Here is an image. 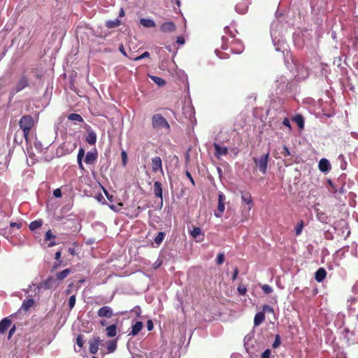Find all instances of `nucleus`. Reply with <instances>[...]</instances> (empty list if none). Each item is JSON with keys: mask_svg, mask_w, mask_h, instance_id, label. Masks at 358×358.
Wrapping results in <instances>:
<instances>
[{"mask_svg": "<svg viewBox=\"0 0 358 358\" xmlns=\"http://www.w3.org/2000/svg\"><path fill=\"white\" fill-rule=\"evenodd\" d=\"M265 320V314L263 312H258L256 313L254 318V325L257 327L260 325Z\"/></svg>", "mask_w": 358, "mask_h": 358, "instance_id": "obj_24", "label": "nucleus"}, {"mask_svg": "<svg viewBox=\"0 0 358 358\" xmlns=\"http://www.w3.org/2000/svg\"><path fill=\"white\" fill-rule=\"evenodd\" d=\"M294 120L297 124L298 127L301 129H303L304 127V120L303 117L301 115H296Z\"/></svg>", "mask_w": 358, "mask_h": 358, "instance_id": "obj_33", "label": "nucleus"}, {"mask_svg": "<svg viewBox=\"0 0 358 358\" xmlns=\"http://www.w3.org/2000/svg\"><path fill=\"white\" fill-rule=\"evenodd\" d=\"M62 191H61V189H59V188L55 189L53 192V195L56 198H60L62 196Z\"/></svg>", "mask_w": 358, "mask_h": 358, "instance_id": "obj_54", "label": "nucleus"}, {"mask_svg": "<svg viewBox=\"0 0 358 358\" xmlns=\"http://www.w3.org/2000/svg\"><path fill=\"white\" fill-rule=\"evenodd\" d=\"M224 262V255L223 253H219L217 257V264L221 265Z\"/></svg>", "mask_w": 358, "mask_h": 358, "instance_id": "obj_45", "label": "nucleus"}, {"mask_svg": "<svg viewBox=\"0 0 358 358\" xmlns=\"http://www.w3.org/2000/svg\"><path fill=\"white\" fill-rule=\"evenodd\" d=\"M326 276H327V271L322 267L318 268L315 273V280L318 282H322L324 280Z\"/></svg>", "mask_w": 358, "mask_h": 358, "instance_id": "obj_17", "label": "nucleus"}, {"mask_svg": "<svg viewBox=\"0 0 358 358\" xmlns=\"http://www.w3.org/2000/svg\"><path fill=\"white\" fill-rule=\"evenodd\" d=\"M159 29L163 33H171L176 31V26L173 22H166L161 24Z\"/></svg>", "mask_w": 358, "mask_h": 358, "instance_id": "obj_10", "label": "nucleus"}, {"mask_svg": "<svg viewBox=\"0 0 358 358\" xmlns=\"http://www.w3.org/2000/svg\"><path fill=\"white\" fill-rule=\"evenodd\" d=\"M121 24V21L118 19H115L113 20H108L106 22V27L108 29L117 27Z\"/></svg>", "mask_w": 358, "mask_h": 358, "instance_id": "obj_27", "label": "nucleus"}, {"mask_svg": "<svg viewBox=\"0 0 358 358\" xmlns=\"http://www.w3.org/2000/svg\"><path fill=\"white\" fill-rule=\"evenodd\" d=\"M152 125L156 129L164 128L167 131L170 130V125L168 121L161 114H155L152 116Z\"/></svg>", "mask_w": 358, "mask_h": 358, "instance_id": "obj_4", "label": "nucleus"}, {"mask_svg": "<svg viewBox=\"0 0 358 358\" xmlns=\"http://www.w3.org/2000/svg\"><path fill=\"white\" fill-rule=\"evenodd\" d=\"M149 56H150V53L148 52H144L143 54H141L140 56L136 57L134 59L136 61H138L143 58L149 57Z\"/></svg>", "mask_w": 358, "mask_h": 358, "instance_id": "obj_51", "label": "nucleus"}, {"mask_svg": "<svg viewBox=\"0 0 358 358\" xmlns=\"http://www.w3.org/2000/svg\"><path fill=\"white\" fill-rule=\"evenodd\" d=\"M69 222L72 224V226L71 227V233H78L81 228L80 222L76 219L69 220Z\"/></svg>", "mask_w": 358, "mask_h": 358, "instance_id": "obj_25", "label": "nucleus"}, {"mask_svg": "<svg viewBox=\"0 0 358 358\" xmlns=\"http://www.w3.org/2000/svg\"><path fill=\"white\" fill-rule=\"evenodd\" d=\"M61 263H62L61 261H57L55 263H54V264L52 265V271L59 268L61 266Z\"/></svg>", "mask_w": 358, "mask_h": 358, "instance_id": "obj_57", "label": "nucleus"}, {"mask_svg": "<svg viewBox=\"0 0 358 358\" xmlns=\"http://www.w3.org/2000/svg\"><path fill=\"white\" fill-rule=\"evenodd\" d=\"M117 348V342L115 341H110L108 343L107 350L108 353L113 352Z\"/></svg>", "mask_w": 358, "mask_h": 358, "instance_id": "obj_36", "label": "nucleus"}, {"mask_svg": "<svg viewBox=\"0 0 358 358\" xmlns=\"http://www.w3.org/2000/svg\"><path fill=\"white\" fill-rule=\"evenodd\" d=\"M55 134L56 138H61L63 140H65L67 134V121L66 120V115H62L58 117L55 126Z\"/></svg>", "mask_w": 358, "mask_h": 358, "instance_id": "obj_1", "label": "nucleus"}, {"mask_svg": "<svg viewBox=\"0 0 358 358\" xmlns=\"http://www.w3.org/2000/svg\"><path fill=\"white\" fill-rule=\"evenodd\" d=\"M61 255H62V252L61 251H57L56 253H55V259L57 261H60V257H61Z\"/></svg>", "mask_w": 358, "mask_h": 358, "instance_id": "obj_64", "label": "nucleus"}, {"mask_svg": "<svg viewBox=\"0 0 358 358\" xmlns=\"http://www.w3.org/2000/svg\"><path fill=\"white\" fill-rule=\"evenodd\" d=\"M177 43L179 44H184L185 43V38L182 36L178 37L177 38Z\"/></svg>", "mask_w": 358, "mask_h": 358, "instance_id": "obj_63", "label": "nucleus"}, {"mask_svg": "<svg viewBox=\"0 0 358 358\" xmlns=\"http://www.w3.org/2000/svg\"><path fill=\"white\" fill-rule=\"evenodd\" d=\"M152 171L154 173L160 171L163 173L162 162L159 157H155L152 159Z\"/></svg>", "mask_w": 358, "mask_h": 358, "instance_id": "obj_9", "label": "nucleus"}, {"mask_svg": "<svg viewBox=\"0 0 358 358\" xmlns=\"http://www.w3.org/2000/svg\"><path fill=\"white\" fill-rule=\"evenodd\" d=\"M16 328L15 326L13 325L9 330L8 335V339H10L13 336V334L15 332Z\"/></svg>", "mask_w": 358, "mask_h": 358, "instance_id": "obj_55", "label": "nucleus"}, {"mask_svg": "<svg viewBox=\"0 0 358 358\" xmlns=\"http://www.w3.org/2000/svg\"><path fill=\"white\" fill-rule=\"evenodd\" d=\"M10 226L11 227H17V229H20L22 227L21 223H17V222H10Z\"/></svg>", "mask_w": 358, "mask_h": 358, "instance_id": "obj_61", "label": "nucleus"}, {"mask_svg": "<svg viewBox=\"0 0 358 358\" xmlns=\"http://www.w3.org/2000/svg\"><path fill=\"white\" fill-rule=\"evenodd\" d=\"M35 303V301L33 299L29 298L27 299H25L23 301L22 304L21 306V308H20V310H28L31 307H32Z\"/></svg>", "mask_w": 358, "mask_h": 358, "instance_id": "obj_20", "label": "nucleus"}, {"mask_svg": "<svg viewBox=\"0 0 358 358\" xmlns=\"http://www.w3.org/2000/svg\"><path fill=\"white\" fill-rule=\"evenodd\" d=\"M67 276V268L63 270L62 271L57 273L56 275V278H55L57 280V283H59L60 281L64 280Z\"/></svg>", "mask_w": 358, "mask_h": 358, "instance_id": "obj_32", "label": "nucleus"}, {"mask_svg": "<svg viewBox=\"0 0 358 358\" xmlns=\"http://www.w3.org/2000/svg\"><path fill=\"white\" fill-rule=\"evenodd\" d=\"M269 152L263 155L259 159L253 158L255 164L258 166L259 171L265 174L267 170V164L268 161Z\"/></svg>", "mask_w": 358, "mask_h": 358, "instance_id": "obj_5", "label": "nucleus"}, {"mask_svg": "<svg viewBox=\"0 0 358 358\" xmlns=\"http://www.w3.org/2000/svg\"><path fill=\"white\" fill-rule=\"evenodd\" d=\"M271 353V350L266 349L262 354L261 358H270Z\"/></svg>", "mask_w": 358, "mask_h": 358, "instance_id": "obj_52", "label": "nucleus"}, {"mask_svg": "<svg viewBox=\"0 0 358 358\" xmlns=\"http://www.w3.org/2000/svg\"><path fill=\"white\" fill-rule=\"evenodd\" d=\"M121 158L123 166H125L127 162V152L124 150H122L121 152Z\"/></svg>", "mask_w": 358, "mask_h": 358, "instance_id": "obj_49", "label": "nucleus"}, {"mask_svg": "<svg viewBox=\"0 0 358 358\" xmlns=\"http://www.w3.org/2000/svg\"><path fill=\"white\" fill-rule=\"evenodd\" d=\"M11 320L5 317L0 321V334H4L11 325Z\"/></svg>", "mask_w": 358, "mask_h": 358, "instance_id": "obj_12", "label": "nucleus"}, {"mask_svg": "<svg viewBox=\"0 0 358 358\" xmlns=\"http://www.w3.org/2000/svg\"><path fill=\"white\" fill-rule=\"evenodd\" d=\"M318 167H319V169L322 172L325 173V172H328L329 171H330L331 164L327 159L324 158V159H320V161L319 162Z\"/></svg>", "mask_w": 358, "mask_h": 358, "instance_id": "obj_18", "label": "nucleus"}, {"mask_svg": "<svg viewBox=\"0 0 358 358\" xmlns=\"http://www.w3.org/2000/svg\"><path fill=\"white\" fill-rule=\"evenodd\" d=\"M154 194L162 201V187L161 182L156 181L154 183Z\"/></svg>", "mask_w": 358, "mask_h": 358, "instance_id": "obj_23", "label": "nucleus"}, {"mask_svg": "<svg viewBox=\"0 0 358 358\" xmlns=\"http://www.w3.org/2000/svg\"><path fill=\"white\" fill-rule=\"evenodd\" d=\"M187 177L189 179L191 183L194 186L195 185V182H194V180L191 175V173L189 172V171H186L185 173Z\"/></svg>", "mask_w": 358, "mask_h": 358, "instance_id": "obj_60", "label": "nucleus"}, {"mask_svg": "<svg viewBox=\"0 0 358 358\" xmlns=\"http://www.w3.org/2000/svg\"><path fill=\"white\" fill-rule=\"evenodd\" d=\"M151 79L155 82V83L160 87H162L166 84V81L162 78L157 76H151Z\"/></svg>", "mask_w": 358, "mask_h": 358, "instance_id": "obj_37", "label": "nucleus"}, {"mask_svg": "<svg viewBox=\"0 0 358 358\" xmlns=\"http://www.w3.org/2000/svg\"><path fill=\"white\" fill-rule=\"evenodd\" d=\"M36 286V289H38V291H40L41 289L43 288V282L39 283V284H34L32 283L30 285L27 289H25V294H29V290H32V287Z\"/></svg>", "mask_w": 358, "mask_h": 358, "instance_id": "obj_38", "label": "nucleus"}, {"mask_svg": "<svg viewBox=\"0 0 358 358\" xmlns=\"http://www.w3.org/2000/svg\"><path fill=\"white\" fill-rule=\"evenodd\" d=\"M190 234L194 238H196L200 235H203V234H202L201 229L200 227H194L192 230L190 231Z\"/></svg>", "mask_w": 358, "mask_h": 358, "instance_id": "obj_31", "label": "nucleus"}, {"mask_svg": "<svg viewBox=\"0 0 358 358\" xmlns=\"http://www.w3.org/2000/svg\"><path fill=\"white\" fill-rule=\"evenodd\" d=\"M139 22L141 25L146 28H154L156 27L155 21L152 19L141 18Z\"/></svg>", "mask_w": 358, "mask_h": 358, "instance_id": "obj_21", "label": "nucleus"}, {"mask_svg": "<svg viewBox=\"0 0 358 358\" xmlns=\"http://www.w3.org/2000/svg\"><path fill=\"white\" fill-rule=\"evenodd\" d=\"M303 228V222L302 220H300L297 224L296 225L295 227V231H296V236H299L301 234V231H302V229Z\"/></svg>", "mask_w": 358, "mask_h": 358, "instance_id": "obj_39", "label": "nucleus"}, {"mask_svg": "<svg viewBox=\"0 0 358 358\" xmlns=\"http://www.w3.org/2000/svg\"><path fill=\"white\" fill-rule=\"evenodd\" d=\"M225 196L222 192H220L218 194V205H217V212H215V216L217 217H221L222 213L225 210L224 206Z\"/></svg>", "mask_w": 358, "mask_h": 358, "instance_id": "obj_6", "label": "nucleus"}, {"mask_svg": "<svg viewBox=\"0 0 358 358\" xmlns=\"http://www.w3.org/2000/svg\"><path fill=\"white\" fill-rule=\"evenodd\" d=\"M80 250V246L79 245H76V248L71 249V248H69V252L71 255H75L78 253V250Z\"/></svg>", "mask_w": 358, "mask_h": 358, "instance_id": "obj_53", "label": "nucleus"}, {"mask_svg": "<svg viewBox=\"0 0 358 358\" xmlns=\"http://www.w3.org/2000/svg\"><path fill=\"white\" fill-rule=\"evenodd\" d=\"M67 151V148L65 145V142H64L57 150V155L59 157L63 156L66 155Z\"/></svg>", "mask_w": 358, "mask_h": 358, "instance_id": "obj_34", "label": "nucleus"}, {"mask_svg": "<svg viewBox=\"0 0 358 358\" xmlns=\"http://www.w3.org/2000/svg\"><path fill=\"white\" fill-rule=\"evenodd\" d=\"M164 237H165V233L162 232V231H159L157 234V236L154 239L155 243L157 245H160L162 243V241H164Z\"/></svg>", "mask_w": 358, "mask_h": 358, "instance_id": "obj_35", "label": "nucleus"}, {"mask_svg": "<svg viewBox=\"0 0 358 358\" xmlns=\"http://www.w3.org/2000/svg\"><path fill=\"white\" fill-rule=\"evenodd\" d=\"M43 221L41 220H34L29 224V228L31 231H34L41 227Z\"/></svg>", "mask_w": 358, "mask_h": 358, "instance_id": "obj_29", "label": "nucleus"}, {"mask_svg": "<svg viewBox=\"0 0 358 358\" xmlns=\"http://www.w3.org/2000/svg\"><path fill=\"white\" fill-rule=\"evenodd\" d=\"M242 201L248 205H250L249 209L250 210L252 206V198L250 193L243 194L241 196Z\"/></svg>", "mask_w": 358, "mask_h": 358, "instance_id": "obj_28", "label": "nucleus"}, {"mask_svg": "<svg viewBox=\"0 0 358 358\" xmlns=\"http://www.w3.org/2000/svg\"><path fill=\"white\" fill-rule=\"evenodd\" d=\"M282 154L285 157H287V156L290 155V152L287 146H285V145L283 146V151L282 152Z\"/></svg>", "mask_w": 358, "mask_h": 358, "instance_id": "obj_56", "label": "nucleus"}, {"mask_svg": "<svg viewBox=\"0 0 358 358\" xmlns=\"http://www.w3.org/2000/svg\"><path fill=\"white\" fill-rule=\"evenodd\" d=\"M214 148L215 150V155L217 157L226 155L228 153V148L224 146H221L220 144L215 143Z\"/></svg>", "mask_w": 358, "mask_h": 358, "instance_id": "obj_14", "label": "nucleus"}, {"mask_svg": "<svg viewBox=\"0 0 358 358\" xmlns=\"http://www.w3.org/2000/svg\"><path fill=\"white\" fill-rule=\"evenodd\" d=\"M69 120L73 122L75 124H79V129L81 128V124L84 123V120L80 115L76 113H71L69 115Z\"/></svg>", "mask_w": 358, "mask_h": 358, "instance_id": "obj_16", "label": "nucleus"}, {"mask_svg": "<svg viewBox=\"0 0 358 358\" xmlns=\"http://www.w3.org/2000/svg\"><path fill=\"white\" fill-rule=\"evenodd\" d=\"M87 142L90 145H94L96 141V136L94 132L90 131L88 133L87 138Z\"/></svg>", "mask_w": 358, "mask_h": 358, "instance_id": "obj_30", "label": "nucleus"}, {"mask_svg": "<svg viewBox=\"0 0 358 358\" xmlns=\"http://www.w3.org/2000/svg\"><path fill=\"white\" fill-rule=\"evenodd\" d=\"M97 159L96 152H88L85 158V162L88 164H92Z\"/></svg>", "mask_w": 358, "mask_h": 358, "instance_id": "obj_22", "label": "nucleus"}, {"mask_svg": "<svg viewBox=\"0 0 358 358\" xmlns=\"http://www.w3.org/2000/svg\"><path fill=\"white\" fill-rule=\"evenodd\" d=\"M55 236L52 234V231L51 230H48L46 233H45V241H50L52 238H55Z\"/></svg>", "mask_w": 358, "mask_h": 358, "instance_id": "obj_47", "label": "nucleus"}, {"mask_svg": "<svg viewBox=\"0 0 358 358\" xmlns=\"http://www.w3.org/2000/svg\"><path fill=\"white\" fill-rule=\"evenodd\" d=\"M76 343L77 345L80 347V348H82L83 346V344H84V341H83V336L81 335H78L76 338Z\"/></svg>", "mask_w": 358, "mask_h": 358, "instance_id": "obj_48", "label": "nucleus"}, {"mask_svg": "<svg viewBox=\"0 0 358 358\" xmlns=\"http://www.w3.org/2000/svg\"><path fill=\"white\" fill-rule=\"evenodd\" d=\"M89 350L92 354H96L99 350V338H92L89 341Z\"/></svg>", "mask_w": 358, "mask_h": 358, "instance_id": "obj_13", "label": "nucleus"}, {"mask_svg": "<svg viewBox=\"0 0 358 358\" xmlns=\"http://www.w3.org/2000/svg\"><path fill=\"white\" fill-rule=\"evenodd\" d=\"M34 145L38 152H42V150H43V144L41 141H38L37 139H36V141H34Z\"/></svg>", "mask_w": 358, "mask_h": 358, "instance_id": "obj_41", "label": "nucleus"}, {"mask_svg": "<svg viewBox=\"0 0 358 358\" xmlns=\"http://www.w3.org/2000/svg\"><path fill=\"white\" fill-rule=\"evenodd\" d=\"M29 85V80L26 75H22L18 81L16 83L15 85L10 89L9 94V99L11 101L13 96L18 92H21Z\"/></svg>", "mask_w": 358, "mask_h": 358, "instance_id": "obj_3", "label": "nucleus"}, {"mask_svg": "<svg viewBox=\"0 0 358 358\" xmlns=\"http://www.w3.org/2000/svg\"><path fill=\"white\" fill-rule=\"evenodd\" d=\"M97 315L100 317L110 318L113 315V310L110 306H103L97 311Z\"/></svg>", "mask_w": 358, "mask_h": 358, "instance_id": "obj_8", "label": "nucleus"}, {"mask_svg": "<svg viewBox=\"0 0 358 358\" xmlns=\"http://www.w3.org/2000/svg\"><path fill=\"white\" fill-rule=\"evenodd\" d=\"M106 331L108 337H114L117 334V325L111 324L106 327Z\"/></svg>", "mask_w": 358, "mask_h": 358, "instance_id": "obj_26", "label": "nucleus"}, {"mask_svg": "<svg viewBox=\"0 0 358 358\" xmlns=\"http://www.w3.org/2000/svg\"><path fill=\"white\" fill-rule=\"evenodd\" d=\"M75 303H76V296L75 295H72L69 299V308L71 309L73 308V306H75Z\"/></svg>", "mask_w": 358, "mask_h": 358, "instance_id": "obj_46", "label": "nucleus"}, {"mask_svg": "<svg viewBox=\"0 0 358 358\" xmlns=\"http://www.w3.org/2000/svg\"><path fill=\"white\" fill-rule=\"evenodd\" d=\"M147 328H148V331H151V330L153 329L154 325H153V323H152V320H148V322H147Z\"/></svg>", "mask_w": 358, "mask_h": 358, "instance_id": "obj_59", "label": "nucleus"}, {"mask_svg": "<svg viewBox=\"0 0 358 358\" xmlns=\"http://www.w3.org/2000/svg\"><path fill=\"white\" fill-rule=\"evenodd\" d=\"M280 337L279 335H276L275 339L272 346L273 348H276L280 345Z\"/></svg>", "mask_w": 358, "mask_h": 358, "instance_id": "obj_50", "label": "nucleus"}, {"mask_svg": "<svg viewBox=\"0 0 358 358\" xmlns=\"http://www.w3.org/2000/svg\"><path fill=\"white\" fill-rule=\"evenodd\" d=\"M282 124H283L285 126H286V127H289V128H291V124H290V122H289V119H287V118H285V119L283 120Z\"/></svg>", "mask_w": 358, "mask_h": 358, "instance_id": "obj_62", "label": "nucleus"}, {"mask_svg": "<svg viewBox=\"0 0 358 358\" xmlns=\"http://www.w3.org/2000/svg\"><path fill=\"white\" fill-rule=\"evenodd\" d=\"M230 50L235 54H241L244 50V45L241 41L234 39L231 43Z\"/></svg>", "mask_w": 358, "mask_h": 358, "instance_id": "obj_7", "label": "nucleus"}, {"mask_svg": "<svg viewBox=\"0 0 358 358\" xmlns=\"http://www.w3.org/2000/svg\"><path fill=\"white\" fill-rule=\"evenodd\" d=\"M34 120L31 115H23L19 122L20 129L23 131V136L26 141L28 140V136L30 133L31 128L34 127Z\"/></svg>", "mask_w": 358, "mask_h": 358, "instance_id": "obj_2", "label": "nucleus"}, {"mask_svg": "<svg viewBox=\"0 0 358 358\" xmlns=\"http://www.w3.org/2000/svg\"><path fill=\"white\" fill-rule=\"evenodd\" d=\"M58 283H57V280H55L53 277H49L45 281H43V289H45L56 287Z\"/></svg>", "mask_w": 358, "mask_h": 358, "instance_id": "obj_15", "label": "nucleus"}, {"mask_svg": "<svg viewBox=\"0 0 358 358\" xmlns=\"http://www.w3.org/2000/svg\"><path fill=\"white\" fill-rule=\"evenodd\" d=\"M327 183L329 185V186L331 187V188L329 189V191L331 192V193H334V194H343L344 192H345V189H344V185H341L340 187H338V185H336V183H334L331 180H327Z\"/></svg>", "mask_w": 358, "mask_h": 358, "instance_id": "obj_11", "label": "nucleus"}, {"mask_svg": "<svg viewBox=\"0 0 358 358\" xmlns=\"http://www.w3.org/2000/svg\"><path fill=\"white\" fill-rule=\"evenodd\" d=\"M237 290L241 295H245L247 292V288L244 285H238Z\"/></svg>", "mask_w": 358, "mask_h": 358, "instance_id": "obj_43", "label": "nucleus"}, {"mask_svg": "<svg viewBox=\"0 0 358 358\" xmlns=\"http://www.w3.org/2000/svg\"><path fill=\"white\" fill-rule=\"evenodd\" d=\"M262 289L264 291V292L265 294H271L272 292H273V289L271 286H269L268 285H263L262 286Z\"/></svg>", "mask_w": 358, "mask_h": 358, "instance_id": "obj_42", "label": "nucleus"}, {"mask_svg": "<svg viewBox=\"0 0 358 358\" xmlns=\"http://www.w3.org/2000/svg\"><path fill=\"white\" fill-rule=\"evenodd\" d=\"M143 324L142 322H140V321L136 322L135 324L134 325H132V327H131V331L129 333V335H131L133 336H136L141 331V330L143 329Z\"/></svg>", "mask_w": 358, "mask_h": 358, "instance_id": "obj_19", "label": "nucleus"}, {"mask_svg": "<svg viewBox=\"0 0 358 358\" xmlns=\"http://www.w3.org/2000/svg\"><path fill=\"white\" fill-rule=\"evenodd\" d=\"M238 268L237 267H236L234 270V273L232 274V280H235L237 277H238Z\"/></svg>", "mask_w": 358, "mask_h": 358, "instance_id": "obj_58", "label": "nucleus"}, {"mask_svg": "<svg viewBox=\"0 0 358 358\" xmlns=\"http://www.w3.org/2000/svg\"><path fill=\"white\" fill-rule=\"evenodd\" d=\"M84 156H85V150L83 148H80V149L78 150V155H77V160L82 161Z\"/></svg>", "mask_w": 358, "mask_h": 358, "instance_id": "obj_44", "label": "nucleus"}, {"mask_svg": "<svg viewBox=\"0 0 358 358\" xmlns=\"http://www.w3.org/2000/svg\"><path fill=\"white\" fill-rule=\"evenodd\" d=\"M236 10L240 13H245L247 10H248V6H247V4L245 3H243V6H241L240 7V5L239 4H236Z\"/></svg>", "mask_w": 358, "mask_h": 358, "instance_id": "obj_40", "label": "nucleus"}]
</instances>
